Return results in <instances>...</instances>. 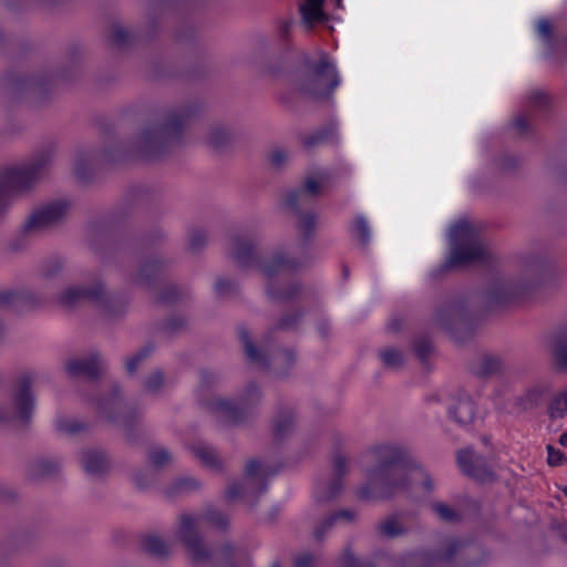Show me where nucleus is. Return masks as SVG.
Segmentation results:
<instances>
[{
    "label": "nucleus",
    "instance_id": "10",
    "mask_svg": "<svg viewBox=\"0 0 567 567\" xmlns=\"http://www.w3.org/2000/svg\"><path fill=\"white\" fill-rule=\"evenodd\" d=\"M350 460L336 453L332 457V475L329 480L320 481L315 488L317 504H327L337 499L343 489V478L349 473Z\"/></svg>",
    "mask_w": 567,
    "mask_h": 567
},
{
    "label": "nucleus",
    "instance_id": "52",
    "mask_svg": "<svg viewBox=\"0 0 567 567\" xmlns=\"http://www.w3.org/2000/svg\"><path fill=\"white\" fill-rule=\"evenodd\" d=\"M559 443H560L563 446H567V431L560 435V437H559Z\"/></svg>",
    "mask_w": 567,
    "mask_h": 567
},
{
    "label": "nucleus",
    "instance_id": "49",
    "mask_svg": "<svg viewBox=\"0 0 567 567\" xmlns=\"http://www.w3.org/2000/svg\"><path fill=\"white\" fill-rule=\"evenodd\" d=\"M28 535L24 533L17 534L12 537V542L17 548H22L27 543Z\"/></svg>",
    "mask_w": 567,
    "mask_h": 567
},
{
    "label": "nucleus",
    "instance_id": "55",
    "mask_svg": "<svg viewBox=\"0 0 567 567\" xmlns=\"http://www.w3.org/2000/svg\"><path fill=\"white\" fill-rule=\"evenodd\" d=\"M342 0H336V4L340 8Z\"/></svg>",
    "mask_w": 567,
    "mask_h": 567
},
{
    "label": "nucleus",
    "instance_id": "17",
    "mask_svg": "<svg viewBox=\"0 0 567 567\" xmlns=\"http://www.w3.org/2000/svg\"><path fill=\"white\" fill-rule=\"evenodd\" d=\"M468 369L478 379H489L501 375L505 364L501 357H472Z\"/></svg>",
    "mask_w": 567,
    "mask_h": 567
},
{
    "label": "nucleus",
    "instance_id": "20",
    "mask_svg": "<svg viewBox=\"0 0 567 567\" xmlns=\"http://www.w3.org/2000/svg\"><path fill=\"white\" fill-rule=\"evenodd\" d=\"M35 171L34 166L9 169L4 175V185L0 189V202L2 198L7 199L9 192L24 187Z\"/></svg>",
    "mask_w": 567,
    "mask_h": 567
},
{
    "label": "nucleus",
    "instance_id": "37",
    "mask_svg": "<svg viewBox=\"0 0 567 567\" xmlns=\"http://www.w3.org/2000/svg\"><path fill=\"white\" fill-rule=\"evenodd\" d=\"M353 236L362 244H367L370 239V229L363 217H358L351 226Z\"/></svg>",
    "mask_w": 567,
    "mask_h": 567
},
{
    "label": "nucleus",
    "instance_id": "40",
    "mask_svg": "<svg viewBox=\"0 0 567 567\" xmlns=\"http://www.w3.org/2000/svg\"><path fill=\"white\" fill-rule=\"evenodd\" d=\"M547 462L550 466L561 465L566 461L565 454L551 445H547Z\"/></svg>",
    "mask_w": 567,
    "mask_h": 567
},
{
    "label": "nucleus",
    "instance_id": "43",
    "mask_svg": "<svg viewBox=\"0 0 567 567\" xmlns=\"http://www.w3.org/2000/svg\"><path fill=\"white\" fill-rule=\"evenodd\" d=\"M240 340H241L243 344L245 346L246 354H249V355L257 354V350L251 341V338L246 331H243L240 333Z\"/></svg>",
    "mask_w": 567,
    "mask_h": 567
},
{
    "label": "nucleus",
    "instance_id": "42",
    "mask_svg": "<svg viewBox=\"0 0 567 567\" xmlns=\"http://www.w3.org/2000/svg\"><path fill=\"white\" fill-rule=\"evenodd\" d=\"M280 268V269H284L286 267V264L284 262V260L281 258H275L271 264H266L262 266V271L265 272V275L267 276H272L274 272H275V268Z\"/></svg>",
    "mask_w": 567,
    "mask_h": 567
},
{
    "label": "nucleus",
    "instance_id": "6",
    "mask_svg": "<svg viewBox=\"0 0 567 567\" xmlns=\"http://www.w3.org/2000/svg\"><path fill=\"white\" fill-rule=\"evenodd\" d=\"M262 393L255 383H249L237 400L215 399L210 408L233 424H240L256 414Z\"/></svg>",
    "mask_w": 567,
    "mask_h": 567
},
{
    "label": "nucleus",
    "instance_id": "9",
    "mask_svg": "<svg viewBox=\"0 0 567 567\" xmlns=\"http://www.w3.org/2000/svg\"><path fill=\"white\" fill-rule=\"evenodd\" d=\"M177 537L184 545L189 559L194 564H214V551L204 543L194 517L187 514L181 516Z\"/></svg>",
    "mask_w": 567,
    "mask_h": 567
},
{
    "label": "nucleus",
    "instance_id": "13",
    "mask_svg": "<svg viewBox=\"0 0 567 567\" xmlns=\"http://www.w3.org/2000/svg\"><path fill=\"white\" fill-rule=\"evenodd\" d=\"M447 414L457 425L462 427L470 426L475 417V406L472 396L461 389L451 393Z\"/></svg>",
    "mask_w": 567,
    "mask_h": 567
},
{
    "label": "nucleus",
    "instance_id": "1",
    "mask_svg": "<svg viewBox=\"0 0 567 567\" xmlns=\"http://www.w3.org/2000/svg\"><path fill=\"white\" fill-rule=\"evenodd\" d=\"M374 465L365 471L367 482L358 489L364 501L390 498L409 488L404 451L390 443L372 446L369 450Z\"/></svg>",
    "mask_w": 567,
    "mask_h": 567
},
{
    "label": "nucleus",
    "instance_id": "4",
    "mask_svg": "<svg viewBox=\"0 0 567 567\" xmlns=\"http://www.w3.org/2000/svg\"><path fill=\"white\" fill-rule=\"evenodd\" d=\"M275 473L270 472L268 466L261 465L257 460L248 461L244 480L229 484L225 491V498L228 502L243 498L250 506H254L257 498L267 491L268 477L275 475Z\"/></svg>",
    "mask_w": 567,
    "mask_h": 567
},
{
    "label": "nucleus",
    "instance_id": "51",
    "mask_svg": "<svg viewBox=\"0 0 567 567\" xmlns=\"http://www.w3.org/2000/svg\"><path fill=\"white\" fill-rule=\"evenodd\" d=\"M514 125L516 126L517 130H524L525 127V122L523 118H517L515 122H514Z\"/></svg>",
    "mask_w": 567,
    "mask_h": 567
},
{
    "label": "nucleus",
    "instance_id": "36",
    "mask_svg": "<svg viewBox=\"0 0 567 567\" xmlns=\"http://www.w3.org/2000/svg\"><path fill=\"white\" fill-rule=\"evenodd\" d=\"M339 561L341 567H370L369 563L355 556L350 545L346 546L340 555Z\"/></svg>",
    "mask_w": 567,
    "mask_h": 567
},
{
    "label": "nucleus",
    "instance_id": "32",
    "mask_svg": "<svg viewBox=\"0 0 567 567\" xmlns=\"http://www.w3.org/2000/svg\"><path fill=\"white\" fill-rule=\"evenodd\" d=\"M56 429L63 434L74 435L86 431L89 424L76 419L61 417L56 421Z\"/></svg>",
    "mask_w": 567,
    "mask_h": 567
},
{
    "label": "nucleus",
    "instance_id": "24",
    "mask_svg": "<svg viewBox=\"0 0 567 567\" xmlns=\"http://www.w3.org/2000/svg\"><path fill=\"white\" fill-rule=\"evenodd\" d=\"M429 508L439 520L446 524H457L463 519L461 511L443 502H431Z\"/></svg>",
    "mask_w": 567,
    "mask_h": 567
},
{
    "label": "nucleus",
    "instance_id": "28",
    "mask_svg": "<svg viewBox=\"0 0 567 567\" xmlns=\"http://www.w3.org/2000/svg\"><path fill=\"white\" fill-rule=\"evenodd\" d=\"M144 549L156 558H166L169 554L168 545L158 536L150 535L144 538Z\"/></svg>",
    "mask_w": 567,
    "mask_h": 567
},
{
    "label": "nucleus",
    "instance_id": "31",
    "mask_svg": "<svg viewBox=\"0 0 567 567\" xmlns=\"http://www.w3.org/2000/svg\"><path fill=\"white\" fill-rule=\"evenodd\" d=\"M545 342L547 348L555 351L556 354H567V328L553 332Z\"/></svg>",
    "mask_w": 567,
    "mask_h": 567
},
{
    "label": "nucleus",
    "instance_id": "44",
    "mask_svg": "<svg viewBox=\"0 0 567 567\" xmlns=\"http://www.w3.org/2000/svg\"><path fill=\"white\" fill-rule=\"evenodd\" d=\"M322 183H323V179L320 178V179H315V178H309L307 182H306V190L311 194V195H315L317 193H319V190L321 189L322 187Z\"/></svg>",
    "mask_w": 567,
    "mask_h": 567
},
{
    "label": "nucleus",
    "instance_id": "16",
    "mask_svg": "<svg viewBox=\"0 0 567 567\" xmlns=\"http://www.w3.org/2000/svg\"><path fill=\"white\" fill-rule=\"evenodd\" d=\"M66 372L72 378H86L95 381L104 374V367L97 357H86L71 360L66 364Z\"/></svg>",
    "mask_w": 567,
    "mask_h": 567
},
{
    "label": "nucleus",
    "instance_id": "11",
    "mask_svg": "<svg viewBox=\"0 0 567 567\" xmlns=\"http://www.w3.org/2000/svg\"><path fill=\"white\" fill-rule=\"evenodd\" d=\"M249 369L270 378L281 379L296 367V357H247Z\"/></svg>",
    "mask_w": 567,
    "mask_h": 567
},
{
    "label": "nucleus",
    "instance_id": "8",
    "mask_svg": "<svg viewBox=\"0 0 567 567\" xmlns=\"http://www.w3.org/2000/svg\"><path fill=\"white\" fill-rule=\"evenodd\" d=\"M319 54V64L309 69L300 84L305 93L313 96L328 95L340 83L336 63L324 52L320 51Z\"/></svg>",
    "mask_w": 567,
    "mask_h": 567
},
{
    "label": "nucleus",
    "instance_id": "59",
    "mask_svg": "<svg viewBox=\"0 0 567 567\" xmlns=\"http://www.w3.org/2000/svg\"><path fill=\"white\" fill-rule=\"evenodd\" d=\"M564 494L567 496V486L564 488Z\"/></svg>",
    "mask_w": 567,
    "mask_h": 567
},
{
    "label": "nucleus",
    "instance_id": "47",
    "mask_svg": "<svg viewBox=\"0 0 567 567\" xmlns=\"http://www.w3.org/2000/svg\"><path fill=\"white\" fill-rule=\"evenodd\" d=\"M287 155L284 151L277 150L271 153L270 161L274 165H280L285 162Z\"/></svg>",
    "mask_w": 567,
    "mask_h": 567
},
{
    "label": "nucleus",
    "instance_id": "21",
    "mask_svg": "<svg viewBox=\"0 0 567 567\" xmlns=\"http://www.w3.org/2000/svg\"><path fill=\"white\" fill-rule=\"evenodd\" d=\"M295 425V413L290 408H281L272 421V431L276 440L280 441L288 436Z\"/></svg>",
    "mask_w": 567,
    "mask_h": 567
},
{
    "label": "nucleus",
    "instance_id": "12",
    "mask_svg": "<svg viewBox=\"0 0 567 567\" xmlns=\"http://www.w3.org/2000/svg\"><path fill=\"white\" fill-rule=\"evenodd\" d=\"M457 464L465 475L477 482L487 483L495 480V474L485 457L476 454L471 449L457 453Z\"/></svg>",
    "mask_w": 567,
    "mask_h": 567
},
{
    "label": "nucleus",
    "instance_id": "39",
    "mask_svg": "<svg viewBox=\"0 0 567 567\" xmlns=\"http://www.w3.org/2000/svg\"><path fill=\"white\" fill-rule=\"evenodd\" d=\"M164 384V375L159 370L151 373L144 381V388L146 391L156 393Z\"/></svg>",
    "mask_w": 567,
    "mask_h": 567
},
{
    "label": "nucleus",
    "instance_id": "5",
    "mask_svg": "<svg viewBox=\"0 0 567 567\" xmlns=\"http://www.w3.org/2000/svg\"><path fill=\"white\" fill-rule=\"evenodd\" d=\"M34 379L33 372L19 374L12 393L13 410L0 408V424L24 426L31 422L35 406V398L31 392Z\"/></svg>",
    "mask_w": 567,
    "mask_h": 567
},
{
    "label": "nucleus",
    "instance_id": "38",
    "mask_svg": "<svg viewBox=\"0 0 567 567\" xmlns=\"http://www.w3.org/2000/svg\"><path fill=\"white\" fill-rule=\"evenodd\" d=\"M320 561V555L312 551H303L293 557V567H316Z\"/></svg>",
    "mask_w": 567,
    "mask_h": 567
},
{
    "label": "nucleus",
    "instance_id": "33",
    "mask_svg": "<svg viewBox=\"0 0 567 567\" xmlns=\"http://www.w3.org/2000/svg\"><path fill=\"white\" fill-rule=\"evenodd\" d=\"M567 413V390L555 395L549 405L548 414L550 419L563 417Z\"/></svg>",
    "mask_w": 567,
    "mask_h": 567
},
{
    "label": "nucleus",
    "instance_id": "29",
    "mask_svg": "<svg viewBox=\"0 0 567 567\" xmlns=\"http://www.w3.org/2000/svg\"><path fill=\"white\" fill-rule=\"evenodd\" d=\"M200 487V483L192 476H183L176 478L172 485L166 489L168 496L188 493Z\"/></svg>",
    "mask_w": 567,
    "mask_h": 567
},
{
    "label": "nucleus",
    "instance_id": "26",
    "mask_svg": "<svg viewBox=\"0 0 567 567\" xmlns=\"http://www.w3.org/2000/svg\"><path fill=\"white\" fill-rule=\"evenodd\" d=\"M377 529L382 537L388 539H393L408 533V527L396 515L388 516L378 524Z\"/></svg>",
    "mask_w": 567,
    "mask_h": 567
},
{
    "label": "nucleus",
    "instance_id": "57",
    "mask_svg": "<svg viewBox=\"0 0 567 567\" xmlns=\"http://www.w3.org/2000/svg\"><path fill=\"white\" fill-rule=\"evenodd\" d=\"M563 538L567 542V532L563 534Z\"/></svg>",
    "mask_w": 567,
    "mask_h": 567
},
{
    "label": "nucleus",
    "instance_id": "23",
    "mask_svg": "<svg viewBox=\"0 0 567 567\" xmlns=\"http://www.w3.org/2000/svg\"><path fill=\"white\" fill-rule=\"evenodd\" d=\"M194 455L207 467L213 471L223 470V461L218 456L216 450L207 444L199 443L192 447Z\"/></svg>",
    "mask_w": 567,
    "mask_h": 567
},
{
    "label": "nucleus",
    "instance_id": "22",
    "mask_svg": "<svg viewBox=\"0 0 567 567\" xmlns=\"http://www.w3.org/2000/svg\"><path fill=\"white\" fill-rule=\"evenodd\" d=\"M549 388L546 384H536L517 398L516 405L523 411L537 408L545 399Z\"/></svg>",
    "mask_w": 567,
    "mask_h": 567
},
{
    "label": "nucleus",
    "instance_id": "3",
    "mask_svg": "<svg viewBox=\"0 0 567 567\" xmlns=\"http://www.w3.org/2000/svg\"><path fill=\"white\" fill-rule=\"evenodd\" d=\"M476 551V545L460 538H449L435 554L427 550L406 554L402 558L401 567H437L439 561L450 563L456 556H461L472 564L474 560L471 557Z\"/></svg>",
    "mask_w": 567,
    "mask_h": 567
},
{
    "label": "nucleus",
    "instance_id": "41",
    "mask_svg": "<svg viewBox=\"0 0 567 567\" xmlns=\"http://www.w3.org/2000/svg\"><path fill=\"white\" fill-rule=\"evenodd\" d=\"M550 365L557 373H567V357H554Z\"/></svg>",
    "mask_w": 567,
    "mask_h": 567
},
{
    "label": "nucleus",
    "instance_id": "30",
    "mask_svg": "<svg viewBox=\"0 0 567 567\" xmlns=\"http://www.w3.org/2000/svg\"><path fill=\"white\" fill-rule=\"evenodd\" d=\"M147 460L154 468L161 470L172 463L173 456L167 449L153 446L147 452Z\"/></svg>",
    "mask_w": 567,
    "mask_h": 567
},
{
    "label": "nucleus",
    "instance_id": "34",
    "mask_svg": "<svg viewBox=\"0 0 567 567\" xmlns=\"http://www.w3.org/2000/svg\"><path fill=\"white\" fill-rule=\"evenodd\" d=\"M202 518L219 529H226L229 525L228 516L215 507H208Z\"/></svg>",
    "mask_w": 567,
    "mask_h": 567
},
{
    "label": "nucleus",
    "instance_id": "2",
    "mask_svg": "<svg viewBox=\"0 0 567 567\" xmlns=\"http://www.w3.org/2000/svg\"><path fill=\"white\" fill-rule=\"evenodd\" d=\"M97 408L101 416L120 429L126 441L135 442L142 423L143 411L137 404L126 402L123 399L118 385H113L110 394L99 401Z\"/></svg>",
    "mask_w": 567,
    "mask_h": 567
},
{
    "label": "nucleus",
    "instance_id": "54",
    "mask_svg": "<svg viewBox=\"0 0 567 567\" xmlns=\"http://www.w3.org/2000/svg\"><path fill=\"white\" fill-rule=\"evenodd\" d=\"M135 482H136V484H137L140 487H143V485L140 483V478H138V476H135Z\"/></svg>",
    "mask_w": 567,
    "mask_h": 567
},
{
    "label": "nucleus",
    "instance_id": "46",
    "mask_svg": "<svg viewBox=\"0 0 567 567\" xmlns=\"http://www.w3.org/2000/svg\"><path fill=\"white\" fill-rule=\"evenodd\" d=\"M537 32L538 34L544 38V39H548L549 35H550V24L547 20H540L538 21L537 23Z\"/></svg>",
    "mask_w": 567,
    "mask_h": 567
},
{
    "label": "nucleus",
    "instance_id": "14",
    "mask_svg": "<svg viewBox=\"0 0 567 567\" xmlns=\"http://www.w3.org/2000/svg\"><path fill=\"white\" fill-rule=\"evenodd\" d=\"M433 357H379L380 365L388 372L411 370L419 374H427L434 365Z\"/></svg>",
    "mask_w": 567,
    "mask_h": 567
},
{
    "label": "nucleus",
    "instance_id": "35",
    "mask_svg": "<svg viewBox=\"0 0 567 567\" xmlns=\"http://www.w3.org/2000/svg\"><path fill=\"white\" fill-rule=\"evenodd\" d=\"M93 297H95V293H93L91 291H86L79 287H71L62 293L61 301L64 305L70 306V305H73L74 302L80 301L82 299L93 298Z\"/></svg>",
    "mask_w": 567,
    "mask_h": 567
},
{
    "label": "nucleus",
    "instance_id": "18",
    "mask_svg": "<svg viewBox=\"0 0 567 567\" xmlns=\"http://www.w3.org/2000/svg\"><path fill=\"white\" fill-rule=\"evenodd\" d=\"M81 463L89 475L102 476L110 471L111 460L106 452L99 449L83 451Z\"/></svg>",
    "mask_w": 567,
    "mask_h": 567
},
{
    "label": "nucleus",
    "instance_id": "45",
    "mask_svg": "<svg viewBox=\"0 0 567 567\" xmlns=\"http://www.w3.org/2000/svg\"><path fill=\"white\" fill-rule=\"evenodd\" d=\"M144 358L145 357H131V359L125 363L126 372L130 375L134 374Z\"/></svg>",
    "mask_w": 567,
    "mask_h": 567
},
{
    "label": "nucleus",
    "instance_id": "19",
    "mask_svg": "<svg viewBox=\"0 0 567 567\" xmlns=\"http://www.w3.org/2000/svg\"><path fill=\"white\" fill-rule=\"evenodd\" d=\"M66 212L63 203H53L34 212L27 221L29 229L41 228L58 221Z\"/></svg>",
    "mask_w": 567,
    "mask_h": 567
},
{
    "label": "nucleus",
    "instance_id": "53",
    "mask_svg": "<svg viewBox=\"0 0 567 567\" xmlns=\"http://www.w3.org/2000/svg\"><path fill=\"white\" fill-rule=\"evenodd\" d=\"M270 567H281L280 564L278 561H274Z\"/></svg>",
    "mask_w": 567,
    "mask_h": 567
},
{
    "label": "nucleus",
    "instance_id": "15",
    "mask_svg": "<svg viewBox=\"0 0 567 567\" xmlns=\"http://www.w3.org/2000/svg\"><path fill=\"white\" fill-rule=\"evenodd\" d=\"M357 512L354 509L343 508L334 511L327 516L318 519L312 527V537L317 543H322L327 535L341 523L348 524L354 522Z\"/></svg>",
    "mask_w": 567,
    "mask_h": 567
},
{
    "label": "nucleus",
    "instance_id": "50",
    "mask_svg": "<svg viewBox=\"0 0 567 567\" xmlns=\"http://www.w3.org/2000/svg\"><path fill=\"white\" fill-rule=\"evenodd\" d=\"M422 485L426 492H432L434 489V482L427 473H423Z\"/></svg>",
    "mask_w": 567,
    "mask_h": 567
},
{
    "label": "nucleus",
    "instance_id": "27",
    "mask_svg": "<svg viewBox=\"0 0 567 567\" xmlns=\"http://www.w3.org/2000/svg\"><path fill=\"white\" fill-rule=\"evenodd\" d=\"M60 462L55 458H38L30 466V475L34 478L49 477L60 470Z\"/></svg>",
    "mask_w": 567,
    "mask_h": 567
},
{
    "label": "nucleus",
    "instance_id": "25",
    "mask_svg": "<svg viewBox=\"0 0 567 567\" xmlns=\"http://www.w3.org/2000/svg\"><path fill=\"white\" fill-rule=\"evenodd\" d=\"M323 1L324 0H301L300 12L307 24L311 25L316 22L327 20V16L322 9Z\"/></svg>",
    "mask_w": 567,
    "mask_h": 567
},
{
    "label": "nucleus",
    "instance_id": "7",
    "mask_svg": "<svg viewBox=\"0 0 567 567\" xmlns=\"http://www.w3.org/2000/svg\"><path fill=\"white\" fill-rule=\"evenodd\" d=\"M451 246L450 265L456 266L476 260L483 252L473 226L466 219L455 221L449 229Z\"/></svg>",
    "mask_w": 567,
    "mask_h": 567
},
{
    "label": "nucleus",
    "instance_id": "48",
    "mask_svg": "<svg viewBox=\"0 0 567 567\" xmlns=\"http://www.w3.org/2000/svg\"><path fill=\"white\" fill-rule=\"evenodd\" d=\"M220 553H221L225 561L230 563L233 559L234 546L229 543L224 544L220 549Z\"/></svg>",
    "mask_w": 567,
    "mask_h": 567
},
{
    "label": "nucleus",
    "instance_id": "56",
    "mask_svg": "<svg viewBox=\"0 0 567 567\" xmlns=\"http://www.w3.org/2000/svg\"><path fill=\"white\" fill-rule=\"evenodd\" d=\"M207 372H202V378L205 379L207 377Z\"/></svg>",
    "mask_w": 567,
    "mask_h": 567
},
{
    "label": "nucleus",
    "instance_id": "58",
    "mask_svg": "<svg viewBox=\"0 0 567 567\" xmlns=\"http://www.w3.org/2000/svg\"><path fill=\"white\" fill-rule=\"evenodd\" d=\"M430 400H436V395L430 396Z\"/></svg>",
    "mask_w": 567,
    "mask_h": 567
}]
</instances>
